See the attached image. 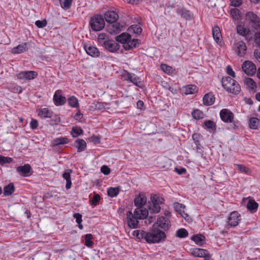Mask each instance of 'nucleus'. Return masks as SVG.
Instances as JSON below:
<instances>
[{
	"instance_id": "nucleus-1",
	"label": "nucleus",
	"mask_w": 260,
	"mask_h": 260,
	"mask_svg": "<svg viewBox=\"0 0 260 260\" xmlns=\"http://www.w3.org/2000/svg\"><path fill=\"white\" fill-rule=\"evenodd\" d=\"M148 215V211L146 209L136 208L133 214L131 211L126 213L128 226L131 229L138 228L139 219L146 218Z\"/></svg>"
},
{
	"instance_id": "nucleus-2",
	"label": "nucleus",
	"mask_w": 260,
	"mask_h": 260,
	"mask_svg": "<svg viewBox=\"0 0 260 260\" xmlns=\"http://www.w3.org/2000/svg\"><path fill=\"white\" fill-rule=\"evenodd\" d=\"M116 41L121 43L123 48L126 50H132L139 45V41L132 38L131 36L127 32H123L115 37Z\"/></svg>"
},
{
	"instance_id": "nucleus-3",
	"label": "nucleus",
	"mask_w": 260,
	"mask_h": 260,
	"mask_svg": "<svg viewBox=\"0 0 260 260\" xmlns=\"http://www.w3.org/2000/svg\"><path fill=\"white\" fill-rule=\"evenodd\" d=\"M166 238V234L154 224L146 234V242L148 243H158Z\"/></svg>"
},
{
	"instance_id": "nucleus-4",
	"label": "nucleus",
	"mask_w": 260,
	"mask_h": 260,
	"mask_svg": "<svg viewBox=\"0 0 260 260\" xmlns=\"http://www.w3.org/2000/svg\"><path fill=\"white\" fill-rule=\"evenodd\" d=\"M221 83L222 87L229 92L236 94L241 91L239 83L230 77H223Z\"/></svg>"
},
{
	"instance_id": "nucleus-5",
	"label": "nucleus",
	"mask_w": 260,
	"mask_h": 260,
	"mask_svg": "<svg viewBox=\"0 0 260 260\" xmlns=\"http://www.w3.org/2000/svg\"><path fill=\"white\" fill-rule=\"evenodd\" d=\"M246 20L251 26L257 32L255 35V41L257 42V38L260 39V20L253 12H249L246 14Z\"/></svg>"
},
{
	"instance_id": "nucleus-6",
	"label": "nucleus",
	"mask_w": 260,
	"mask_h": 260,
	"mask_svg": "<svg viewBox=\"0 0 260 260\" xmlns=\"http://www.w3.org/2000/svg\"><path fill=\"white\" fill-rule=\"evenodd\" d=\"M90 25L93 31L102 30L105 26L104 18L101 15H95L90 18Z\"/></svg>"
},
{
	"instance_id": "nucleus-7",
	"label": "nucleus",
	"mask_w": 260,
	"mask_h": 260,
	"mask_svg": "<svg viewBox=\"0 0 260 260\" xmlns=\"http://www.w3.org/2000/svg\"><path fill=\"white\" fill-rule=\"evenodd\" d=\"M233 52L239 56H243L247 50V46L245 43L240 39H235L232 47Z\"/></svg>"
},
{
	"instance_id": "nucleus-8",
	"label": "nucleus",
	"mask_w": 260,
	"mask_h": 260,
	"mask_svg": "<svg viewBox=\"0 0 260 260\" xmlns=\"http://www.w3.org/2000/svg\"><path fill=\"white\" fill-rule=\"evenodd\" d=\"M162 200L156 195L151 197V203H149L150 205L149 206L150 213H157L159 212L160 210L159 204L162 203Z\"/></svg>"
},
{
	"instance_id": "nucleus-9",
	"label": "nucleus",
	"mask_w": 260,
	"mask_h": 260,
	"mask_svg": "<svg viewBox=\"0 0 260 260\" xmlns=\"http://www.w3.org/2000/svg\"><path fill=\"white\" fill-rule=\"evenodd\" d=\"M237 30L240 35L245 37L247 39H251L253 37L255 38V34L257 33L254 29L250 30L242 24H239L237 26Z\"/></svg>"
},
{
	"instance_id": "nucleus-10",
	"label": "nucleus",
	"mask_w": 260,
	"mask_h": 260,
	"mask_svg": "<svg viewBox=\"0 0 260 260\" xmlns=\"http://www.w3.org/2000/svg\"><path fill=\"white\" fill-rule=\"evenodd\" d=\"M228 224L226 225L227 229L235 227L238 225L239 221L241 220L240 214L237 211L231 213L228 217Z\"/></svg>"
},
{
	"instance_id": "nucleus-11",
	"label": "nucleus",
	"mask_w": 260,
	"mask_h": 260,
	"mask_svg": "<svg viewBox=\"0 0 260 260\" xmlns=\"http://www.w3.org/2000/svg\"><path fill=\"white\" fill-rule=\"evenodd\" d=\"M220 117L224 122L234 123V114L228 109H223L220 112Z\"/></svg>"
},
{
	"instance_id": "nucleus-12",
	"label": "nucleus",
	"mask_w": 260,
	"mask_h": 260,
	"mask_svg": "<svg viewBox=\"0 0 260 260\" xmlns=\"http://www.w3.org/2000/svg\"><path fill=\"white\" fill-rule=\"evenodd\" d=\"M37 72L33 71H22L16 74V76L18 79L30 80L38 76Z\"/></svg>"
},
{
	"instance_id": "nucleus-13",
	"label": "nucleus",
	"mask_w": 260,
	"mask_h": 260,
	"mask_svg": "<svg viewBox=\"0 0 260 260\" xmlns=\"http://www.w3.org/2000/svg\"><path fill=\"white\" fill-rule=\"evenodd\" d=\"M155 226L159 227L164 231H167L171 226V222L168 217L161 216L157 218V221L154 223Z\"/></svg>"
},
{
	"instance_id": "nucleus-14",
	"label": "nucleus",
	"mask_w": 260,
	"mask_h": 260,
	"mask_svg": "<svg viewBox=\"0 0 260 260\" xmlns=\"http://www.w3.org/2000/svg\"><path fill=\"white\" fill-rule=\"evenodd\" d=\"M212 36L214 41L220 47L224 45L220 29L218 26H215L212 28Z\"/></svg>"
},
{
	"instance_id": "nucleus-15",
	"label": "nucleus",
	"mask_w": 260,
	"mask_h": 260,
	"mask_svg": "<svg viewBox=\"0 0 260 260\" xmlns=\"http://www.w3.org/2000/svg\"><path fill=\"white\" fill-rule=\"evenodd\" d=\"M117 41L112 40H107L104 42V47L108 51L114 52L117 51L120 48V45Z\"/></svg>"
},
{
	"instance_id": "nucleus-16",
	"label": "nucleus",
	"mask_w": 260,
	"mask_h": 260,
	"mask_svg": "<svg viewBox=\"0 0 260 260\" xmlns=\"http://www.w3.org/2000/svg\"><path fill=\"white\" fill-rule=\"evenodd\" d=\"M191 254L196 257H204L205 260H209L210 255L208 251L201 248H192L190 250Z\"/></svg>"
},
{
	"instance_id": "nucleus-17",
	"label": "nucleus",
	"mask_w": 260,
	"mask_h": 260,
	"mask_svg": "<svg viewBox=\"0 0 260 260\" xmlns=\"http://www.w3.org/2000/svg\"><path fill=\"white\" fill-rule=\"evenodd\" d=\"M119 15L117 12L114 10H108L105 12L104 18L109 23L115 22L118 19Z\"/></svg>"
},
{
	"instance_id": "nucleus-18",
	"label": "nucleus",
	"mask_w": 260,
	"mask_h": 260,
	"mask_svg": "<svg viewBox=\"0 0 260 260\" xmlns=\"http://www.w3.org/2000/svg\"><path fill=\"white\" fill-rule=\"evenodd\" d=\"M124 25L120 23H110L107 26V31L110 34H116L123 29Z\"/></svg>"
},
{
	"instance_id": "nucleus-19",
	"label": "nucleus",
	"mask_w": 260,
	"mask_h": 260,
	"mask_svg": "<svg viewBox=\"0 0 260 260\" xmlns=\"http://www.w3.org/2000/svg\"><path fill=\"white\" fill-rule=\"evenodd\" d=\"M84 49L87 54L92 57H98L100 55V51L95 46L91 44H85Z\"/></svg>"
},
{
	"instance_id": "nucleus-20",
	"label": "nucleus",
	"mask_w": 260,
	"mask_h": 260,
	"mask_svg": "<svg viewBox=\"0 0 260 260\" xmlns=\"http://www.w3.org/2000/svg\"><path fill=\"white\" fill-rule=\"evenodd\" d=\"M53 100L56 106L63 105L66 101V98L61 95L60 90H57L55 91L53 96Z\"/></svg>"
},
{
	"instance_id": "nucleus-21",
	"label": "nucleus",
	"mask_w": 260,
	"mask_h": 260,
	"mask_svg": "<svg viewBox=\"0 0 260 260\" xmlns=\"http://www.w3.org/2000/svg\"><path fill=\"white\" fill-rule=\"evenodd\" d=\"M146 198L143 194H140L137 196L134 200V203L137 208L144 209L143 206L146 204Z\"/></svg>"
},
{
	"instance_id": "nucleus-22",
	"label": "nucleus",
	"mask_w": 260,
	"mask_h": 260,
	"mask_svg": "<svg viewBox=\"0 0 260 260\" xmlns=\"http://www.w3.org/2000/svg\"><path fill=\"white\" fill-rule=\"evenodd\" d=\"M31 166L29 164H25L24 166H19L16 168L17 172L23 176H28Z\"/></svg>"
},
{
	"instance_id": "nucleus-23",
	"label": "nucleus",
	"mask_w": 260,
	"mask_h": 260,
	"mask_svg": "<svg viewBox=\"0 0 260 260\" xmlns=\"http://www.w3.org/2000/svg\"><path fill=\"white\" fill-rule=\"evenodd\" d=\"M203 104L205 106H211L215 102L214 95L212 93L206 94L203 98Z\"/></svg>"
},
{
	"instance_id": "nucleus-24",
	"label": "nucleus",
	"mask_w": 260,
	"mask_h": 260,
	"mask_svg": "<svg viewBox=\"0 0 260 260\" xmlns=\"http://www.w3.org/2000/svg\"><path fill=\"white\" fill-rule=\"evenodd\" d=\"M74 144L75 147L77 148L78 152L84 151L86 148V143L83 139H78L75 141Z\"/></svg>"
},
{
	"instance_id": "nucleus-25",
	"label": "nucleus",
	"mask_w": 260,
	"mask_h": 260,
	"mask_svg": "<svg viewBox=\"0 0 260 260\" xmlns=\"http://www.w3.org/2000/svg\"><path fill=\"white\" fill-rule=\"evenodd\" d=\"M27 50V45L26 43H22L18 45L17 46L14 47L12 49V53L13 54H20L24 52Z\"/></svg>"
},
{
	"instance_id": "nucleus-26",
	"label": "nucleus",
	"mask_w": 260,
	"mask_h": 260,
	"mask_svg": "<svg viewBox=\"0 0 260 260\" xmlns=\"http://www.w3.org/2000/svg\"><path fill=\"white\" fill-rule=\"evenodd\" d=\"M201 137V135L198 133H194L192 136V138L195 145L194 147H193V145L192 147H193V149L196 150L197 151H198V150H200L202 148L201 145L200 143V139Z\"/></svg>"
},
{
	"instance_id": "nucleus-27",
	"label": "nucleus",
	"mask_w": 260,
	"mask_h": 260,
	"mask_svg": "<svg viewBox=\"0 0 260 260\" xmlns=\"http://www.w3.org/2000/svg\"><path fill=\"white\" fill-rule=\"evenodd\" d=\"M72 173V170L71 169L68 170L67 172H64L62 174V177L66 179L67 183L66 188L67 189L71 188L72 185V181L71 179V174Z\"/></svg>"
},
{
	"instance_id": "nucleus-28",
	"label": "nucleus",
	"mask_w": 260,
	"mask_h": 260,
	"mask_svg": "<svg viewBox=\"0 0 260 260\" xmlns=\"http://www.w3.org/2000/svg\"><path fill=\"white\" fill-rule=\"evenodd\" d=\"M256 66H242L243 71L248 76H253L256 71Z\"/></svg>"
},
{
	"instance_id": "nucleus-29",
	"label": "nucleus",
	"mask_w": 260,
	"mask_h": 260,
	"mask_svg": "<svg viewBox=\"0 0 260 260\" xmlns=\"http://www.w3.org/2000/svg\"><path fill=\"white\" fill-rule=\"evenodd\" d=\"M53 112L48 108H43L41 109L38 115L42 118H47L52 116Z\"/></svg>"
},
{
	"instance_id": "nucleus-30",
	"label": "nucleus",
	"mask_w": 260,
	"mask_h": 260,
	"mask_svg": "<svg viewBox=\"0 0 260 260\" xmlns=\"http://www.w3.org/2000/svg\"><path fill=\"white\" fill-rule=\"evenodd\" d=\"M243 82L244 84L247 86V87L251 89L252 91H254L256 88V85L255 82L250 78H245Z\"/></svg>"
},
{
	"instance_id": "nucleus-31",
	"label": "nucleus",
	"mask_w": 260,
	"mask_h": 260,
	"mask_svg": "<svg viewBox=\"0 0 260 260\" xmlns=\"http://www.w3.org/2000/svg\"><path fill=\"white\" fill-rule=\"evenodd\" d=\"M68 138L66 137H59L54 139L52 142L53 146H57L61 144H66L69 142Z\"/></svg>"
},
{
	"instance_id": "nucleus-32",
	"label": "nucleus",
	"mask_w": 260,
	"mask_h": 260,
	"mask_svg": "<svg viewBox=\"0 0 260 260\" xmlns=\"http://www.w3.org/2000/svg\"><path fill=\"white\" fill-rule=\"evenodd\" d=\"M258 205L253 200H249L247 204V209L251 212L254 213L257 209Z\"/></svg>"
},
{
	"instance_id": "nucleus-33",
	"label": "nucleus",
	"mask_w": 260,
	"mask_h": 260,
	"mask_svg": "<svg viewBox=\"0 0 260 260\" xmlns=\"http://www.w3.org/2000/svg\"><path fill=\"white\" fill-rule=\"evenodd\" d=\"M230 14L233 19L239 21L241 18V14L240 10L236 8L232 9L230 10Z\"/></svg>"
},
{
	"instance_id": "nucleus-34",
	"label": "nucleus",
	"mask_w": 260,
	"mask_h": 260,
	"mask_svg": "<svg viewBox=\"0 0 260 260\" xmlns=\"http://www.w3.org/2000/svg\"><path fill=\"white\" fill-rule=\"evenodd\" d=\"M15 191L14 185L13 183H9L4 188V194L5 196L11 195Z\"/></svg>"
},
{
	"instance_id": "nucleus-35",
	"label": "nucleus",
	"mask_w": 260,
	"mask_h": 260,
	"mask_svg": "<svg viewBox=\"0 0 260 260\" xmlns=\"http://www.w3.org/2000/svg\"><path fill=\"white\" fill-rule=\"evenodd\" d=\"M177 13L182 17L187 20L190 19L192 17V15L189 11L184 9H178L177 10Z\"/></svg>"
},
{
	"instance_id": "nucleus-36",
	"label": "nucleus",
	"mask_w": 260,
	"mask_h": 260,
	"mask_svg": "<svg viewBox=\"0 0 260 260\" xmlns=\"http://www.w3.org/2000/svg\"><path fill=\"white\" fill-rule=\"evenodd\" d=\"M259 124V120L256 117H251L249 121V125L250 128L256 129Z\"/></svg>"
},
{
	"instance_id": "nucleus-37",
	"label": "nucleus",
	"mask_w": 260,
	"mask_h": 260,
	"mask_svg": "<svg viewBox=\"0 0 260 260\" xmlns=\"http://www.w3.org/2000/svg\"><path fill=\"white\" fill-rule=\"evenodd\" d=\"M160 69L168 75H173L176 73V71L172 66H160Z\"/></svg>"
},
{
	"instance_id": "nucleus-38",
	"label": "nucleus",
	"mask_w": 260,
	"mask_h": 260,
	"mask_svg": "<svg viewBox=\"0 0 260 260\" xmlns=\"http://www.w3.org/2000/svg\"><path fill=\"white\" fill-rule=\"evenodd\" d=\"M147 232L143 230H136L133 232V235L139 239H145L146 241Z\"/></svg>"
},
{
	"instance_id": "nucleus-39",
	"label": "nucleus",
	"mask_w": 260,
	"mask_h": 260,
	"mask_svg": "<svg viewBox=\"0 0 260 260\" xmlns=\"http://www.w3.org/2000/svg\"><path fill=\"white\" fill-rule=\"evenodd\" d=\"M131 78L128 80V82L134 83L138 87H141V82L140 78L136 76L135 74L131 73Z\"/></svg>"
},
{
	"instance_id": "nucleus-40",
	"label": "nucleus",
	"mask_w": 260,
	"mask_h": 260,
	"mask_svg": "<svg viewBox=\"0 0 260 260\" xmlns=\"http://www.w3.org/2000/svg\"><path fill=\"white\" fill-rule=\"evenodd\" d=\"M83 133V129L80 127H73L71 134L74 138H76Z\"/></svg>"
},
{
	"instance_id": "nucleus-41",
	"label": "nucleus",
	"mask_w": 260,
	"mask_h": 260,
	"mask_svg": "<svg viewBox=\"0 0 260 260\" xmlns=\"http://www.w3.org/2000/svg\"><path fill=\"white\" fill-rule=\"evenodd\" d=\"M73 0H59L61 7L67 10L70 8Z\"/></svg>"
},
{
	"instance_id": "nucleus-42",
	"label": "nucleus",
	"mask_w": 260,
	"mask_h": 260,
	"mask_svg": "<svg viewBox=\"0 0 260 260\" xmlns=\"http://www.w3.org/2000/svg\"><path fill=\"white\" fill-rule=\"evenodd\" d=\"M93 238V236L91 234H86L84 236L85 245L87 247H91L93 244V242L92 241Z\"/></svg>"
},
{
	"instance_id": "nucleus-43",
	"label": "nucleus",
	"mask_w": 260,
	"mask_h": 260,
	"mask_svg": "<svg viewBox=\"0 0 260 260\" xmlns=\"http://www.w3.org/2000/svg\"><path fill=\"white\" fill-rule=\"evenodd\" d=\"M107 106V104L105 103L96 102L93 103L92 108L97 110H101L103 109H106L107 108L106 106Z\"/></svg>"
},
{
	"instance_id": "nucleus-44",
	"label": "nucleus",
	"mask_w": 260,
	"mask_h": 260,
	"mask_svg": "<svg viewBox=\"0 0 260 260\" xmlns=\"http://www.w3.org/2000/svg\"><path fill=\"white\" fill-rule=\"evenodd\" d=\"M197 89L194 85H188L185 87V93L186 94H193L197 91Z\"/></svg>"
},
{
	"instance_id": "nucleus-45",
	"label": "nucleus",
	"mask_w": 260,
	"mask_h": 260,
	"mask_svg": "<svg viewBox=\"0 0 260 260\" xmlns=\"http://www.w3.org/2000/svg\"><path fill=\"white\" fill-rule=\"evenodd\" d=\"M129 31L132 32L136 34H139L142 32V28L139 25L134 24L131 25L129 28Z\"/></svg>"
},
{
	"instance_id": "nucleus-46",
	"label": "nucleus",
	"mask_w": 260,
	"mask_h": 260,
	"mask_svg": "<svg viewBox=\"0 0 260 260\" xmlns=\"http://www.w3.org/2000/svg\"><path fill=\"white\" fill-rule=\"evenodd\" d=\"M119 192V189L118 187H110L107 191L108 195L110 197H115Z\"/></svg>"
},
{
	"instance_id": "nucleus-47",
	"label": "nucleus",
	"mask_w": 260,
	"mask_h": 260,
	"mask_svg": "<svg viewBox=\"0 0 260 260\" xmlns=\"http://www.w3.org/2000/svg\"><path fill=\"white\" fill-rule=\"evenodd\" d=\"M188 233L187 231L185 229H180L176 232V236L180 238H183L187 237Z\"/></svg>"
},
{
	"instance_id": "nucleus-48",
	"label": "nucleus",
	"mask_w": 260,
	"mask_h": 260,
	"mask_svg": "<svg viewBox=\"0 0 260 260\" xmlns=\"http://www.w3.org/2000/svg\"><path fill=\"white\" fill-rule=\"evenodd\" d=\"M191 239L193 240L196 243L201 244V243L205 240V237L202 235H197L193 236Z\"/></svg>"
},
{
	"instance_id": "nucleus-49",
	"label": "nucleus",
	"mask_w": 260,
	"mask_h": 260,
	"mask_svg": "<svg viewBox=\"0 0 260 260\" xmlns=\"http://www.w3.org/2000/svg\"><path fill=\"white\" fill-rule=\"evenodd\" d=\"M68 103L72 107L77 108L79 106L78 101L76 98L73 96L68 99Z\"/></svg>"
},
{
	"instance_id": "nucleus-50",
	"label": "nucleus",
	"mask_w": 260,
	"mask_h": 260,
	"mask_svg": "<svg viewBox=\"0 0 260 260\" xmlns=\"http://www.w3.org/2000/svg\"><path fill=\"white\" fill-rule=\"evenodd\" d=\"M49 118H51L49 123L52 125H56L60 121V117L56 114L53 115V113L52 116Z\"/></svg>"
},
{
	"instance_id": "nucleus-51",
	"label": "nucleus",
	"mask_w": 260,
	"mask_h": 260,
	"mask_svg": "<svg viewBox=\"0 0 260 260\" xmlns=\"http://www.w3.org/2000/svg\"><path fill=\"white\" fill-rule=\"evenodd\" d=\"M107 35L105 33H100L98 36L97 41L99 44H102L104 45V42L106 40Z\"/></svg>"
},
{
	"instance_id": "nucleus-52",
	"label": "nucleus",
	"mask_w": 260,
	"mask_h": 260,
	"mask_svg": "<svg viewBox=\"0 0 260 260\" xmlns=\"http://www.w3.org/2000/svg\"><path fill=\"white\" fill-rule=\"evenodd\" d=\"M192 117L196 119H200L203 118V113L199 110H194L192 112Z\"/></svg>"
},
{
	"instance_id": "nucleus-53",
	"label": "nucleus",
	"mask_w": 260,
	"mask_h": 260,
	"mask_svg": "<svg viewBox=\"0 0 260 260\" xmlns=\"http://www.w3.org/2000/svg\"><path fill=\"white\" fill-rule=\"evenodd\" d=\"M13 161V159L10 157H6L0 155V164L4 165L6 163L10 164Z\"/></svg>"
},
{
	"instance_id": "nucleus-54",
	"label": "nucleus",
	"mask_w": 260,
	"mask_h": 260,
	"mask_svg": "<svg viewBox=\"0 0 260 260\" xmlns=\"http://www.w3.org/2000/svg\"><path fill=\"white\" fill-rule=\"evenodd\" d=\"M236 167L242 173L249 174L250 172L249 169L244 165L237 164L236 165Z\"/></svg>"
},
{
	"instance_id": "nucleus-55",
	"label": "nucleus",
	"mask_w": 260,
	"mask_h": 260,
	"mask_svg": "<svg viewBox=\"0 0 260 260\" xmlns=\"http://www.w3.org/2000/svg\"><path fill=\"white\" fill-rule=\"evenodd\" d=\"M101 199L100 196L99 194H94L91 201V205L96 206Z\"/></svg>"
},
{
	"instance_id": "nucleus-56",
	"label": "nucleus",
	"mask_w": 260,
	"mask_h": 260,
	"mask_svg": "<svg viewBox=\"0 0 260 260\" xmlns=\"http://www.w3.org/2000/svg\"><path fill=\"white\" fill-rule=\"evenodd\" d=\"M130 76H131V73L128 72L126 70H123V71L122 72L121 76L123 78L124 80L128 81V80L131 78Z\"/></svg>"
},
{
	"instance_id": "nucleus-57",
	"label": "nucleus",
	"mask_w": 260,
	"mask_h": 260,
	"mask_svg": "<svg viewBox=\"0 0 260 260\" xmlns=\"http://www.w3.org/2000/svg\"><path fill=\"white\" fill-rule=\"evenodd\" d=\"M11 88L13 90V91L15 92L21 93L22 91V87L15 84H13L11 85Z\"/></svg>"
},
{
	"instance_id": "nucleus-58",
	"label": "nucleus",
	"mask_w": 260,
	"mask_h": 260,
	"mask_svg": "<svg viewBox=\"0 0 260 260\" xmlns=\"http://www.w3.org/2000/svg\"><path fill=\"white\" fill-rule=\"evenodd\" d=\"M35 24L39 28H43L47 25V21L46 20H37L36 21Z\"/></svg>"
},
{
	"instance_id": "nucleus-59",
	"label": "nucleus",
	"mask_w": 260,
	"mask_h": 260,
	"mask_svg": "<svg viewBox=\"0 0 260 260\" xmlns=\"http://www.w3.org/2000/svg\"><path fill=\"white\" fill-rule=\"evenodd\" d=\"M73 217L76 219L77 223H80L82 221V215L79 213H74Z\"/></svg>"
},
{
	"instance_id": "nucleus-60",
	"label": "nucleus",
	"mask_w": 260,
	"mask_h": 260,
	"mask_svg": "<svg viewBox=\"0 0 260 260\" xmlns=\"http://www.w3.org/2000/svg\"><path fill=\"white\" fill-rule=\"evenodd\" d=\"M30 126L32 129H36L38 126V121L36 119H32L30 122Z\"/></svg>"
},
{
	"instance_id": "nucleus-61",
	"label": "nucleus",
	"mask_w": 260,
	"mask_h": 260,
	"mask_svg": "<svg viewBox=\"0 0 260 260\" xmlns=\"http://www.w3.org/2000/svg\"><path fill=\"white\" fill-rule=\"evenodd\" d=\"M101 171L105 175H108L110 173V168L106 166H102L101 167Z\"/></svg>"
},
{
	"instance_id": "nucleus-62",
	"label": "nucleus",
	"mask_w": 260,
	"mask_h": 260,
	"mask_svg": "<svg viewBox=\"0 0 260 260\" xmlns=\"http://www.w3.org/2000/svg\"><path fill=\"white\" fill-rule=\"evenodd\" d=\"M204 124L208 128H213L215 126V123L211 120H206L205 121Z\"/></svg>"
},
{
	"instance_id": "nucleus-63",
	"label": "nucleus",
	"mask_w": 260,
	"mask_h": 260,
	"mask_svg": "<svg viewBox=\"0 0 260 260\" xmlns=\"http://www.w3.org/2000/svg\"><path fill=\"white\" fill-rule=\"evenodd\" d=\"M88 140L90 142H94L95 143H100V139L98 136H93L89 138Z\"/></svg>"
},
{
	"instance_id": "nucleus-64",
	"label": "nucleus",
	"mask_w": 260,
	"mask_h": 260,
	"mask_svg": "<svg viewBox=\"0 0 260 260\" xmlns=\"http://www.w3.org/2000/svg\"><path fill=\"white\" fill-rule=\"evenodd\" d=\"M242 3V0H231V5L234 7H239Z\"/></svg>"
}]
</instances>
